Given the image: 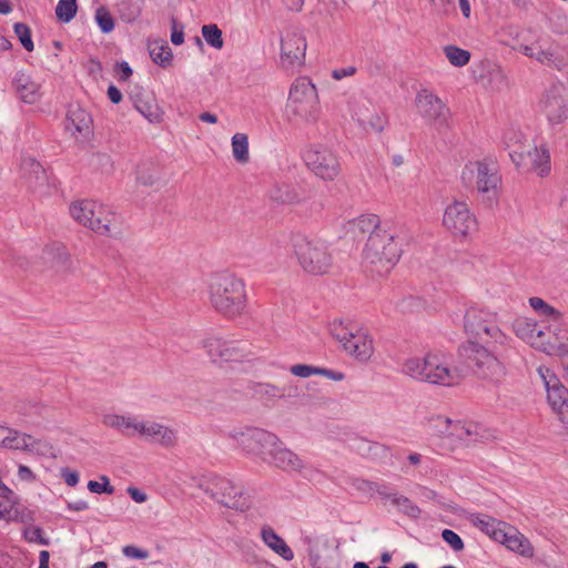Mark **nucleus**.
<instances>
[{
	"instance_id": "338daca9",
	"label": "nucleus",
	"mask_w": 568,
	"mask_h": 568,
	"mask_svg": "<svg viewBox=\"0 0 568 568\" xmlns=\"http://www.w3.org/2000/svg\"><path fill=\"white\" fill-rule=\"evenodd\" d=\"M116 70L119 72V80L126 81L131 78L133 71L128 62L122 61L116 64Z\"/></svg>"
},
{
	"instance_id": "ddd939ff",
	"label": "nucleus",
	"mask_w": 568,
	"mask_h": 568,
	"mask_svg": "<svg viewBox=\"0 0 568 568\" xmlns=\"http://www.w3.org/2000/svg\"><path fill=\"white\" fill-rule=\"evenodd\" d=\"M414 106L417 114L438 132L449 128L450 110L432 90L424 88L418 90L414 100Z\"/></svg>"
},
{
	"instance_id": "72a5a7b5",
	"label": "nucleus",
	"mask_w": 568,
	"mask_h": 568,
	"mask_svg": "<svg viewBox=\"0 0 568 568\" xmlns=\"http://www.w3.org/2000/svg\"><path fill=\"white\" fill-rule=\"evenodd\" d=\"M21 173L31 187L47 182V174L43 166L33 158L22 159Z\"/></svg>"
},
{
	"instance_id": "7ed1b4c3",
	"label": "nucleus",
	"mask_w": 568,
	"mask_h": 568,
	"mask_svg": "<svg viewBox=\"0 0 568 568\" xmlns=\"http://www.w3.org/2000/svg\"><path fill=\"white\" fill-rule=\"evenodd\" d=\"M464 328L466 333L479 337L496 352L510 348L511 338L499 327L498 313L484 306L471 305L466 310Z\"/></svg>"
},
{
	"instance_id": "20e7f679",
	"label": "nucleus",
	"mask_w": 568,
	"mask_h": 568,
	"mask_svg": "<svg viewBox=\"0 0 568 568\" xmlns=\"http://www.w3.org/2000/svg\"><path fill=\"white\" fill-rule=\"evenodd\" d=\"M321 115V104L315 84L307 77H300L291 85L286 116L291 123L313 124Z\"/></svg>"
},
{
	"instance_id": "a19ab883",
	"label": "nucleus",
	"mask_w": 568,
	"mask_h": 568,
	"mask_svg": "<svg viewBox=\"0 0 568 568\" xmlns=\"http://www.w3.org/2000/svg\"><path fill=\"white\" fill-rule=\"evenodd\" d=\"M379 217L375 214H363L352 221V229L355 233L369 235L377 231H387L386 229L381 226Z\"/></svg>"
},
{
	"instance_id": "393cba45",
	"label": "nucleus",
	"mask_w": 568,
	"mask_h": 568,
	"mask_svg": "<svg viewBox=\"0 0 568 568\" xmlns=\"http://www.w3.org/2000/svg\"><path fill=\"white\" fill-rule=\"evenodd\" d=\"M490 430L474 423H464L456 420L453 428L452 439L459 442L465 446H471L477 443L486 442L491 438Z\"/></svg>"
},
{
	"instance_id": "7c9ffc66",
	"label": "nucleus",
	"mask_w": 568,
	"mask_h": 568,
	"mask_svg": "<svg viewBox=\"0 0 568 568\" xmlns=\"http://www.w3.org/2000/svg\"><path fill=\"white\" fill-rule=\"evenodd\" d=\"M261 539L263 542L273 550L276 555L282 557L286 561H291L294 558V552L285 540L268 525L261 528Z\"/></svg>"
},
{
	"instance_id": "1a4fd4ad",
	"label": "nucleus",
	"mask_w": 568,
	"mask_h": 568,
	"mask_svg": "<svg viewBox=\"0 0 568 568\" xmlns=\"http://www.w3.org/2000/svg\"><path fill=\"white\" fill-rule=\"evenodd\" d=\"M329 332L342 348L358 362H367L374 353V342L366 329L353 322L334 320Z\"/></svg>"
},
{
	"instance_id": "603ef678",
	"label": "nucleus",
	"mask_w": 568,
	"mask_h": 568,
	"mask_svg": "<svg viewBox=\"0 0 568 568\" xmlns=\"http://www.w3.org/2000/svg\"><path fill=\"white\" fill-rule=\"evenodd\" d=\"M129 417L130 416L106 414L102 417V423L104 426L116 429V430L121 432L122 434H124Z\"/></svg>"
},
{
	"instance_id": "6e6552de",
	"label": "nucleus",
	"mask_w": 568,
	"mask_h": 568,
	"mask_svg": "<svg viewBox=\"0 0 568 568\" xmlns=\"http://www.w3.org/2000/svg\"><path fill=\"white\" fill-rule=\"evenodd\" d=\"M293 252L302 270L311 275H324L333 266V256L327 244L315 237L296 235Z\"/></svg>"
},
{
	"instance_id": "2f4dec72",
	"label": "nucleus",
	"mask_w": 568,
	"mask_h": 568,
	"mask_svg": "<svg viewBox=\"0 0 568 568\" xmlns=\"http://www.w3.org/2000/svg\"><path fill=\"white\" fill-rule=\"evenodd\" d=\"M40 443L39 439L33 438L31 435L12 428H8L7 435L1 438V446L16 450L33 452Z\"/></svg>"
},
{
	"instance_id": "680f3d73",
	"label": "nucleus",
	"mask_w": 568,
	"mask_h": 568,
	"mask_svg": "<svg viewBox=\"0 0 568 568\" xmlns=\"http://www.w3.org/2000/svg\"><path fill=\"white\" fill-rule=\"evenodd\" d=\"M124 556L133 559H146L149 557V551L138 548L133 545L124 546L122 549Z\"/></svg>"
},
{
	"instance_id": "49530a36",
	"label": "nucleus",
	"mask_w": 568,
	"mask_h": 568,
	"mask_svg": "<svg viewBox=\"0 0 568 568\" xmlns=\"http://www.w3.org/2000/svg\"><path fill=\"white\" fill-rule=\"evenodd\" d=\"M202 37L209 45L214 49L221 50L223 48L222 31L216 24H205L202 27Z\"/></svg>"
},
{
	"instance_id": "c756f323",
	"label": "nucleus",
	"mask_w": 568,
	"mask_h": 568,
	"mask_svg": "<svg viewBox=\"0 0 568 568\" xmlns=\"http://www.w3.org/2000/svg\"><path fill=\"white\" fill-rule=\"evenodd\" d=\"M92 118L91 115L79 105L70 106L67 115L65 128L72 135L77 134L87 135L91 131Z\"/></svg>"
},
{
	"instance_id": "aec40b11",
	"label": "nucleus",
	"mask_w": 568,
	"mask_h": 568,
	"mask_svg": "<svg viewBox=\"0 0 568 568\" xmlns=\"http://www.w3.org/2000/svg\"><path fill=\"white\" fill-rule=\"evenodd\" d=\"M306 51L305 37L296 31L288 30L281 39V63L286 70H295L304 64Z\"/></svg>"
},
{
	"instance_id": "473e14b6",
	"label": "nucleus",
	"mask_w": 568,
	"mask_h": 568,
	"mask_svg": "<svg viewBox=\"0 0 568 568\" xmlns=\"http://www.w3.org/2000/svg\"><path fill=\"white\" fill-rule=\"evenodd\" d=\"M133 105L151 123H160L163 119V112L153 97L134 95Z\"/></svg>"
},
{
	"instance_id": "f704fd0d",
	"label": "nucleus",
	"mask_w": 568,
	"mask_h": 568,
	"mask_svg": "<svg viewBox=\"0 0 568 568\" xmlns=\"http://www.w3.org/2000/svg\"><path fill=\"white\" fill-rule=\"evenodd\" d=\"M268 196L273 202L280 204H293L301 200L297 190L285 182H275L268 190Z\"/></svg>"
},
{
	"instance_id": "e2e57ef3",
	"label": "nucleus",
	"mask_w": 568,
	"mask_h": 568,
	"mask_svg": "<svg viewBox=\"0 0 568 568\" xmlns=\"http://www.w3.org/2000/svg\"><path fill=\"white\" fill-rule=\"evenodd\" d=\"M171 42L175 45H181L184 42L183 26H179L174 18H172Z\"/></svg>"
},
{
	"instance_id": "f3484780",
	"label": "nucleus",
	"mask_w": 568,
	"mask_h": 568,
	"mask_svg": "<svg viewBox=\"0 0 568 568\" xmlns=\"http://www.w3.org/2000/svg\"><path fill=\"white\" fill-rule=\"evenodd\" d=\"M537 372L545 385L549 405L568 430V389L550 368L540 366Z\"/></svg>"
},
{
	"instance_id": "b1692460",
	"label": "nucleus",
	"mask_w": 568,
	"mask_h": 568,
	"mask_svg": "<svg viewBox=\"0 0 568 568\" xmlns=\"http://www.w3.org/2000/svg\"><path fill=\"white\" fill-rule=\"evenodd\" d=\"M546 326L539 325L535 320L528 317H517L513 323L515 335L536 349L542 347Z\"/></svg>"
},
{
	"instance_id": "c9c22d12",
	"label": "nucleus",
	"mask_w": 568,
	"mask_h": 568,
	"mask_svg": "<svg viewBox=\"0 0 568 568\" xmlns=\"http://www.w3.org/2000/svg\"><path fill=\"white\" fill-rule=\"evenodd\" d=\"M41 258L51 267H64L69 262V253L64 244L52 242L43 248Z\"/></svg>"
},
{
	"instance_id": "cd10ccee",
	"label": "nucleus",
	"mask_w": 568,
	"mask_h": 568,
	"mask_svg": "<svg viewBox=\"0 0 568 568\" xmlns=\"http://www.w3.org/2000/svg\"><path fill=\"white\" fill-rule=\"evenodd\" d=\"M143 437L145 440L159 444L163 447H173L176 445V432L163 424L156 422H146Z\"/></svg>"
},
{
	"instance_id": "a18cd8bd",
	"label": "nucleus",
	"mask_w": 568,
	"mask_h": 568,
	"mask_svg": "<svg viewBox=\"0 0 568 568\" xmlns=\"http://www.w3.org/2000/svg\"><path fill=\"white\" fill-rule=\"evenodd\" d=\"M444 53L448 61L455 67H464L470 60V53L467 50L455 45H446L444 48Z\"/></svg>"
},
{
	"instance_id": "2eb2a0df",
	"label": "nucleus",
	"mask_w": 568,
	"mask_h": 568,
	"mask_svg": "<svg viewBox=\"0 0 568 568\" xmlns=\"http://www.w3.org/2000/svg\"><path fill=\"white\" fill-rule=\"evenodd\" d=\"M306 166L320 179L334 181L341 173L337 155L322 144L310 145L303 153Z\"/></svg>"
},
{
	"instance_id": "9b49d317",
	"label": "nucleus",
	"mask_w": 568,
	"mask_h": 568,
	"mask_svg": "<svg viewBox=\"0 0 568 568\" xmlns=\"http://www.w3.org/2000/svg\"><path fill=\"white\" fill-rule=\"evenodd\" d=\"M511 48L547 68L557 71L568 69V47L549 39L539 37L531 43L511 45Z\"/></svg>"
},
{
	"instance_id": "5701e85b",
	"label": "nucleus",
	"mask_w": 568,
	"mask_h": 568,
	"mask_svg": "<svg viewBox=\"0 0 568 568\" xmlns=\"http://www.w3.org/2000/svg\"><path fill=\"white\" fill-rule=\"evenodd\" d=\"M266 457V463L285 471H302L305 468L303 459L294 452L283 445L277 437V444L271 446Z\"/></svg>"
},
{
	"instance_id": "dca6fc26",
	"label": "nucleus",
	"mask_w": 568,
	"mask_h": 568,
	"mask_svg": "<svg viewBox=\"0 0 568 568\" xmlns=\"http://www.w3.org/2000/svg\"><path fill=\"white\" fill-rule=\"evenodd\" d=\"M540 112L549 125H560L568 120V91L558 83L549 87L539 101Z\"/></svg>"
},
{
	"instance_id": "37998d69",
	"label": "nucleus",
	"mask_w": 568,
	"mask_h": 568,
	"mask_svg": "<svg viewBox=\"0 0 568 568\" xmlns=\"http://www.w3.org/2000/svg\"><path fill=\"white\" fill-rule=\"evenodd\" d=\"M78 12L77 0H59L55 7L57 19L62 23H69Z\"/></svg>"
},
{
	"instance_id": "de8ad7c7",
	"label": "nucleus",
	"mask_w": 568,
	"mask_h": 568,
	"mask_svg": "<svg viewBox=\"0 0 568 568\" xmlns=\"http://www.w3.org/2000/svg\"><path fill=\"white\" fill-rule=\"evenodd\" d=\"M456 425V420H452L449 418L437 416L430 419L432 428L439 435L444 437L452 438L453 428Z\"/></svg>"
},
{
	"instance_id": "6e6d98bb",
	"label": "nucleus",
	"mask_w": 568,
	"mask_h": 568,
	"mask_svg": "<svg viewBox=\"0 0 568 568\" xmlns=\"http://www.w3.org/2000/svg\"><path fill=\"white\" fill-rule=\"evenodd\" d=\"M432 7L439 16H449L455 11L454 0H429Z\"/></svg>"
},
{
	"instance_id": "9d476101",
	"label": "nucleus",
	"mask_w": 568,
	"mask_h": 568,
	"mask_svg": "<svg viewBox=\"0 0 568 568\" xmlns=\"http://www.w3.org/2000/svg\"><path fill=\"white\" fill-rule=\"evenodd\" d=\"M465 356L475 374L484 379L499 382L506 374L505 365L501 362L507 351L497 352L477 342H469L464 347Z\"/></svg>"
},
{
	"instance_id": "0eeeda50",
	"label": "nucleus",
	"mask_w": 568,
	"mask_h": 568,
	"mask_svg": "<svg viewBox=\"0 0 568 568\" xmlns=\"http://www.w3.org/2000/svg\"><path fill=\"white\" fill-rule=\"evenodd\" d=\"M463 183L474 186L488 201L497 200L501 189V174L497 161L493 158L468 162L460 175Z\"/></svg>"
},
{
	"instance_id": "423d86ee",
	"label": "nucleus",
	"mask_w": 568,
	"mask_h": 568,
	"mask_svg": "<svg viewBox=\"0 0 568 568\" xmlns=\"http://www.w3.org/2000/svg\"><path fill=\"white\" fill-rule=\"evenodd\" d=\"M400 253L402 248L395 233L389 230L377 231L368 235L363 257L371 272L383 276L396 265Z\"/></svg>"
},
{
	"instance_id": "bf43d9fd",
	"label": "nucleus",
	"mask_w": 568,
	"mask_h": 568,
	"mask_svg": "<svg viewBox=\"0 0 568 568\" xmlns=\"http://www.w3.org/2000/svg\"><path fill=\"white\" fill-rule=\"evenodd\" d=\"M384 124H385L384 119L375 110L371 113V115L367 118V122H365L362 125V128H364L365 130H373L376 132H381L384 129Z\"/></svg>"
},
{
	"instance_id": "3c124183",
	"label": "nucleus",
	"mask_w": 568,
	"mask_h": 568,
	"mask_svg": "<svg viewBox=\"0 0 568 568\" xmlns=\"http://www.w3.org/2000/svg\"><path fill=\"white\" fill-rule=\"evenodd\" d=\"M13 29H14V33L17 34L22 47L27 51L31 52L34 49V44L31 39L30 28L26 23L17 22V23H14Z\"/></svg>"
},
{
	"instance_id": "4be33fe9",
	"label": "nucleus",
	"mask_w": 568,
	"mask_h": 568,
	"mask_svg": "<svg viewBox=\"0 0 568 568\" xmlns=\"http://www.w3.org/2000/svg\"><path fill=\"white\" fill-rule=\"evenodd\" d=\"M541 352L560 358H568V326L560 320L549 323L545 329Z\"/></svg>"
},
{
	"instance_id": "39448f33",
	"label": "nucleus",
	"mask_w": 568,
	"mask_h": 568,
	"mask_svg": "<svg viewBox=\"0 0 568 568\" xmlns=\"http://www.w3.org/2000/svg\"><path fill=\"white\" fill-rule=\"evenodd\" d=\"M201 348L209 362L219 368H232L248 362L254 355L247 341L235 339L220 334H207L201 339Z\"/></svg>"
},
{
	"instance_id": "bb28decb",
	"label": "nucleus",
	"mask_w": 568,
	"mask_h": 568,
	"mask_svg": "<svg viewBox=\"0 0 568 568\" xmlns=\"http://www.w3.org/2000/svg\"><path fill=\"white\" fill-rule=\"evenodd\" d=\"M497 541L503 544L507 549L518 554L525 558H532L535 554L534 546L524 534L517 529L509 527L497 535Z\"/></svg>"
},
{
	"instance_id": "0e129e2a",
	"label": "nucleus",
	"mask_w": 568,
	"mask_h": 568,
	"mask_svg": "<svg viewBox=\"0 0 568 568\" xmlns=\"http://www.w3.org/2000/svg\"><path fill=\"white\" fill-rule=\"evenodd\" d=\"M61 476L64 479L65 484L70 487H74L79 483V473L75 470H70L69 468H63L61 470Z\"/></svg>"
},
{
	"instance_id": "f8f14e48",
	"label": "nucleus",
	"mask_w": 568,
	"mask_h": 568,
	"mask_svg": "<svg viewBox=\"0 0 568 568\" xmlns=\"http://www.w3.org/2000/svg\"><path fill=\"white\" fill-rule=\"evenodd\" d=\"M70 214L79 224L91 229L98 234L110 235L114 214L104 205L93 200H80L71 203Z\"/></svg>"
},
{
	"instance_id": "13d9d810",
	"label": "nucleus",
	"mask_w": 568,
	"mask_h": 568,
	"mask_svg": "<svg viewBox=\"0 0 568 568\" xmlns=\"http://www.w3.org/2000/svg\"><path fill=\"white\" fill-rule=\"evenodd\" d=\"M442 537L455 551H460L464 549V541L455 531L450 529H444Z\"/></svg>"
},
{
	"instance_id": "58836bf2",
	"label": "nucleus",
	"mask_w": 568,
	"mask_h": 568,
	"mask_svg": "<svg viewBox=\"0 0 568 568\" xmlns=\"http://www.w3.org/2000/svg\"><path fill=\"white\" fill-rule=\"evenodd\" d=\"M149 53L152 61L162 68L171 65L173 53L166 41H151L149 43Z\"/></svg>"
},
{
	"instance_id": "79ce46f5",
	"label": "nucleus",
	"mask_w": 568,
	"mask_h": 568,
	"mask_svg": "<svg viewBox=\"0 0 568 568\" xmlns=\"http://www.w3.org/2000/svg\"><path fill=\"white\" fill-rule=\"evenodd\" d=\"M232 153L239 163H247L250 160L248 138L245 133H235L232 136Z\"/></svg>"
},
{
	"instance_id": "a211bd4d",
	"label": "nucleus",
	"mask_w": 568,
	"mask_h": 568,
	"mask_svg": "<svg viewBox=\"0 0 568 568\" xmlns=\"http://www.w3.org/2000/svg\"><path fill=\"white\" fill-rule=\"evenodd\" d=\"M443 225L454 236L466 237L476 231L477 220L467 203L455 201L445 209Z\"/></svg>"
},
{
	"instance_id": "8fccbe9b",
	"label": "nucleus",
	"mask_w": 568,
	"mask_h": 568,
	"mask_svg": "<svg viewBox=\"0 0 568 568\" xmlns=\"http://www.w3.org/2000/svg\"><path fill=\"white\" fill-rule=\"evenodd\" d=\"M375 110H376L375 106L369 101H367V100L358 101L354 104L353 118L362 126L365 122H367V118Z\"/></svg>"
},
{
	"instance_id": "f257e3e1",
	"label": "nucleus",
	"mask_w": 568,
	"mask_h": 568,
	"mask_svg": "<svg viewBox=\"0 0 568 568\" xmlns=\"http://www.w3.org/2000/svg\"><path fill=\"white\" fill-rule=\"evenodd\" d=\"M212 307L226 318H236L245 313L246 286L243 278L229 272L212 275L207 284Z\"/></svg>"
},
{
	"instance_id": "5fc2aeb1",
	"label": "nucleus",
	"mask_w": 568,
	"mask_h": 568,
	"mask_svg": "<svg viewBox=\"0 0 568 568\" xmlns=\"http://www.w3.org/2000/svg\"><path fill=\"white\" fill-rule=\"evenodd\" d=\"M318 368L316 366L306 364H296L290 367V372L297 377L307 378L312 375H318Z\"/></svg>"
},
{
	"instance_id": "09e8293b",
	"label": "nucleus",
	"mask_w": 568,
	"mask_h": 568,
	"mask_svg": "<svg viewBox=\"0 0 568 568\" xmlns=\"http://www.w3.org/2000/svg\"><path fill=\"white\" fill-rule=\"evenodd\" d=\"M94 18L103 33H110L114 29V19L105 7H99Z\"/></svg>"
},
{
	"instance_id": "864d4df0",
	"label": "nucleus",
	"mask_w": 568,
	"mask_h": 568,
	"mask_svg": "<svg viewBox=\"0 0 568 568\" xmlns=\"http://www.w3.org/2000/svg\"><path fill=\"white\" fill-rule=\"evenodd\" d=\"M101 480L103 483L90 480L88 483V489L94 494H103V493L109 494V495L113 494L114 487L110 485L109 478L106 476H101Z\"/></svg>"
},
{
	"instance_id": "c85d7f7f",
	"label": "nucleus",
	"mask_w": 568,
	"mask_h": 568,
	"mask_svg": "<svg viewBox=\"0 0 568 568\" xmlns=\"http://www.w3.org/2000/svg\"><path fill=\"white\" fill-rule=\"evenodd\" d=\"M503 143L509 152V156L514 162L526 149V144L530 145L534 140L526 134L520 128L509 126L503 134Z\"/></svg>"
},
{
	"instance_id": "f03ea898",
	"label": "nucleus",
	"mask_w": 568,
	"mask_h": 568,
	"mask_svg": "<svg viewBox=\"0 0 568 568\" xmlns=\"http://www.w3.org/2000/svg\"><path fill=\"white\" fill-rule=\"evenodd\" d=\"M403 373L416 381L440 386L457 385L463 378L459 369L450 366L446 357L438 353L407 358Z\"/></svg>"
},
{
	"instance_id": "e433bc0d",
	"label": "nucleus",
	"mask_w": 568,
	"mask_h": 568,
	"mask_svg": "<svg viewBox=\"0 0 568 568\" xmlns=\"http://www.w3.org/2000/svg\"><path fill=\"white\" fill-rule=\"evenodd\" d=\"M293 390L296 393V388L293 386H277L271 383H261L255 386V395L262 399H280L293 396Z\"/></svg>"
},
{
	"instance_id": "052dcab7",
	"label": "nucleus",
	"mask_w": 568,
	"mask_h": 568,
	"mask_svg": "<svg viewBox=\"0 0 568 568\" xmlns=\"http://www.w3.org/2000/svg\"><path fill=\"white\" fill-rule=\"evenodd\" d=\"M422 307V301L417 297L409 296L399 302L398 308L403 313H413Z\"/></svg>"
},
{
	"instance_id": "774afa93",
	"label": "nucleus",
	"mask_w": 568,
	"mask_h": 568,
	"mask_svg": "<svg viewBox=\"0 0 568 568\" xmlns=\"http://www.w3.org/2000/svg\"><path fill=\"white\" fill-rule=\"evenodd\" d=\"M18 476L23 481H34L36 480V475L33 474V471L28 466H24V465L19 466Z\"/></svg>"
},
{
	"instance_id": "4468645a",
	"label": "nucleus",
	"mask_w": 568,
	"mask_h": 568,
	"mask_svg": "<svg viewBox=\"0 0 568 568\" xmlns=\"http://www.w3.org/2000/svg\"><path fill=\"white\" fill-rule=\"evenodd\" d=\"M236 445L246 454L255 455L262 460H268L266 457L271 446L277 444V436L257 427H244L230 433Z\"/></svg>"
},
{
	"instance_id": "4c0bfd02",
	"label": "nucleus",
	"mask_w": 568,
	"mask_h": 568,
	"mask_svg": "<svg viewBox=\"0 0 568 568\" xmlns=\"http://www.w3.org/2000/svg\"><path fill=\"white\" fill-rule=\"evenodd\" d=\"M469 523L476 528L480 529L484 534L497 541V535L501 534L503 529L498 528L500 524L495 518L484 514H471L468 517Z\"/></svg>"
},
{
	"instance_id": "c03bdc74",
	"label": "nucleus",
	"mask_w": 568,
	"mask_h": 568,
	"mask_svg": "<svg viewBox=\"0 0 568 568\" xmlns=\"http://www.w3.org/2000/svg\"><path fill=\"white\" fill-rule=\"evenodd\" d=\"M529 305L531 308L537 312L539 315L545 316L551 323L556 320L561 318V314L559 311L547 304L542 298L540 297H530L529 298Z\"/></svg>"
},
{
	"instance_id": "69168bd1",
	"label": "nucleus",
	"mask_w": 568,
	"mask_h": 568,
	"mask_svg": "<svg viewBox=\"0 0 568 568\" xmlns=\"http://www.w3.org/2000/svg\"><path fill=\"white\" fill-rule=\"evenodd\" d=\"M356 73V68L353 67V65H349V67H346V68H341V69H335L332 71V78L334 80H342L346 77H352Z\"/></svg>"
},
{
	"instance_id": "4d7b16f0",
	"label": "nucleus",
	"mask_w": 568,
	"mask_h": 568,
	"mask_svg": "<svg viewBox=\"0 0 568 568\" xmlns=\"http://www.w3.org/2000/svg\"><path fill=\"white\" fill-rule=\"evenodd\" d=\"M146 422L139 420L135 417H129L128 424L125 426L124 435L126 436H133L139 435L140 437H143L144 430L142 428H145Z\"/></svg>"
},
{
	"instance_id": "412c9836",
	"label": "nucleus",
	"mask_w": 568,
	"mask_h": 568,
	"mask_svg": "<svg viewBox=\"0 0 568 568\" xmlns=\"http://www.w3.org/2000/svg\"><path fill=\"white\" fill-rule=\"evenodd\" d=\"M526 150L514 161L518 170L523 172H535L544 176L550 171V156L545 148H538L535 143L525 145Z\"/></svg>"
},
{
	"instance_id": "ea45409f",
	"label": "nucleus",
	"mask_w": 568,
	"mask_h": 568,
	"mask_svg": "<svg viewBox=\"0 0 568 568\" xmlns=\"http://www.w3.org/2000/svg\"><path fill=\"white\" fill-rule=\"evenodd\" d=\"M383 499L390 501L392 505L396 506L405 515L417 518L420 514V509L407 497L397 494H387L382 490H377Z\"/></svg>"
},
{
	"instance_id": "6ab92c4d",
	"label": "nucleus",
	"mask_w": 568,
	"mask_h": 568,
	"mask_svg": "<svg viewBox=\"0 0 568 568\" xmlns=\"http://www.w3.org/2000/svg\"><path fill=\"white\" fill-rule=\"evenodd\" d=\"M201 487L213 499L227 508L242 509L245 506L242 487L227 478L213 476Z\"/></svg>"
},
{
	"instance_id": "a878e982",
	"label": "nucleus",
	"mask_w": 568,
	"mask_h": 568,
	"mask_svg": "<svg viewBox=\"0 0 568 568\" xmlns=\"http://www.w3.org/2000/svg\"><path fill=\"white\" fill-rule=\"evenodd\" d=\"M12 88L19 100L28 104L37 103L41 97V84L36 82L30 74L18 71L12 80Z\"/></svg>"
}]
</instances>
